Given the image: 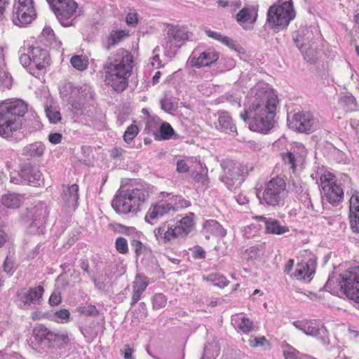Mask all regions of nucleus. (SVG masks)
<instances>
[{
	"instance_id": "f257e3e1",
	"label": "nucleus",
	"mask_w": 359,
	"mask_h": 359,
	"mask_svg": "<svg viewBox=\"0 0 359 359\" xmlns=\"http://www.w3.org/2000/svg\"><path fill=\"white\" fill-rule=\"evenodd\" d=\"M278 99L273 90L262 88L255 94L248 109L241 113L252 131L267 134L275 125Z\"/></svg>"
},
{
	"instance_id": "f03ea898",
	"label": "nucleus",
	"mask_w": 359,
	"mask_h": 359,
	"mask_svg": "<svg viewBox=\"0 0 359 359\" xmlns=\"http://www.w3.org/2000/svg\"><path fill=\"white\" fill-rule=\"evenodd\" d=\"M133 67L132 53L124 49L118 48L109 56L104 65V82L116 93H122L128 86V79Z\"/></svg>"
},
{
	"instance_id": "7ed1b4c3",
	"label": "nucleus",
	"mask_w": 359,
	"mask_h": 359,
	"mask_svg": "<svg viewBox=\"0 0 359 359\" xmlns=\"http://www.w3.org/2000/svg\"><path fill=\"white\" fill-rule=\"evenodd\" d=\"M27 111V104L22 100L12 98L0 101V137L11 140L20 131Z\"/></svg>"
},
{
	"instance_id": "20e7f679",
	"label": "nucleus",
	"mask_w": 359,
	"mask_h": 359,
	"mask_svg": "<svg viewBox=\"0 0 359 359\" xmlns=\"http://www.w3.org/2000/svg\"><path fill=\"white\" fill-rule=\"evenodd\" d=\"M149 197L145 187L134 188L121 192L112 201V206L116 212L121 214L137 212Z\"/></svg>"
},
{
	"instance_id": "39448f33",
	"label": "nucleus",
	"mask_w": 359,
	"mask_h": 359,
	"mask_svg": "<svg viewBox=\"0 0 359 359\" xmlns=\"http://www.w3.org/2000/svg\"><path fill=\"white\" fill-rule=\"evenodd\" d=\"M295 18L292 0H278L269 8L267 20L273 26L287 27Z\"/></svg>"
},
{
	"instance_id": "423d86ee",
	"label": "nucleus",
	"mask_w": 359,
	"mask_h": 359,
	"mask_svg": "<svg viewBox=\"0 0 359 359\" xmlns=\"http://www.w3.org/2000/svg\"><path fill=\"white\" fill-rule=\"evenodd\" d=\"M321 191L328 203L338 205L344 200V190L337 177L329 171H325L320 177Z\"/></svg>"
},
{
	"instance_id": "0eeeda50",
	"label": "nucleus",
	"mask_w": 359,
	"mask_h": 359,
	"mask_svg": "<svg viewBox=\"0 0 359 359\" xmlns=\"http://www.w3.org/2000/svg\"><path fill=\"white\" fill-rule=\"evenodd\" d=\"M285 180L276 176L269 180L263 192V200L269 205L276 206L283 201L287 196Z\"/></svg>"
},
{
	"instance_id": "6e6552de",
	"label": "nucleus",
	"mask_w": 359,
	"mask_h": 359,
	"mask_svg": "<svg viewBox=\"0 0 359 359\" xmlns=\"http://www.w3.org/2000/svg\"><path fill=\"white\" fill-rule=\"evenodd\" d=\"M50 4L57 19L64 27L74 25L73 17L78 8L74 0H47Z\"/></svg>"
},
{
	"instance_id": "1a4fd4ad",
	"label": "nucleus",
	"mask_w": 359,
	"mask_h": 359,
	"mask_svg": "<svg viewBox=\"0 0 359 359\" xmlns=\"http://www.w3.org/2000/svg\"><path fill=\"white\" fill-rule=\"evenodd\" d=\"M341 286L350 299L359 303V266L351 268L341 274Z\"/></svg>"
},
{
	"instance_id": "9d476101",
	"label": "nucleus",
	"mask_w": 359,
	"mask_h": 359,
	"mask_svg": "<svg viewBox=\"0 0 359 359\" xmlns=\"http://www.w3.org/2000/svg\"><path fill=\"white\" fill-rule=\"evenodd\" d=\"M44 287L41 285L29 288H22L16 293L15 302L21 309H28L32 304H39L43 294Z\"/></svg>"
},
{
	"instance_id": "9b49d317",
	"label": "nucleus",
	"mask_w": 359,
	"mask_h": 359,
	"mask_svg": "<svg viewBox=\"0 0 359 359\" xmlns=\"http://www.w3.org/2000/svg\"><path fill=\"white\" fill-rule=\"evenodd\" d=\"M14 7L13 22L15 25L21 27L32 22L36 15L33 0H18Z\"/></svg>"
},
{
	"instance_id": "f8f14e48",
	"label": "nucleus",
	"mask_w": 359,
	"mask_h": 359,
	"mask_svg": "<svg viewBox=\"0 0 359 359\" xmlns=\"http://www.w3.org/2000/svg\"><path fill=\"white\" fill-rule=\"evenodd\" d=\"M156 240L163 243H169L171 241L180 238L175 224L168 222L163 223L154 231Z\"/></svg>"
},
{
	"instance_id": "ddd939ff",
	"label": "nucleus",
	"mask_w": 359,
	"mask_h": 359,
	"mask_svg": "<svg viewBox=\"0 0 359 359\" xmlns=\"http://www.w3.org/2000/svg\"><path fill=\"white\" fill-rule=\"evenodd\" d=\"M314 123L313 116L309 111H300L293 116L292 128L300 133H311Z\"/></svg>"
},
{
	"instance_id": "4468645a",
	"label": "nucleus",
	"mask_w": 359,
	"mask_h": 359,
	"mask_svg": "<svg viewBox=\"0 0 359 359\" xmlns=\"http://www.w3.org/2000/svg\"><path fill=\"white\" fill-rule=\"evenodd\" d=\"M79 187L76 184L62 185V201L67 208H72L73 210H75L79 206Z\"/></svg>"
},
{
	"instance_id": "2eb2a0df",
	"label": "nucleus",
	"mask_w": 359,
	"mask_h": 359,
	"mask_svg": "<svg viewBox=\"0 0 359 359\" xmlns=\"http://www.w3.org/2000/svg\"><path fill=\"white\" fill-rule=\"evenodd\" d=\"M219 59V53L213 49H207L200 53L198 57H193L190 60L192 67H202L210 66Z\"/></svg>"
},
{
	"instance_id": "dca6fc26",
	"label": "nucleus",
	"mask_w": 359,
	"mask_h": 359,
	"mask_svg": "<svg viewBox=\"0 0 359 359\" xmlns=\"http://www.w3.org/2000/svg\"><path fill=\"white\" fill-rule=\"evenodd\" d=\"M170 208L171 206L169 205L167 201L153 204L146 214L145 220L151 223V221L169 213L171 211Z\"/></svg>"
},
{
	"instance_id": "f3484780",
	"label": "nucleus",
	"mask_w": 359,
	"mask_h": 359,
	"mask_svg": "<svg viewBox=\"0 0 359 359\" xmlns=\"http://www.w3.org/2000/svg\"><path fill=\"white\" fill-rule=\"evenodd\" d=\"M256 219L264 222L265 231L266 233L281 235L290 231L287 226L281 225L280 222L276 219L266 218L263 216L256 217Z\"/></svg>"
},
{
	"instance_id": "a211bd4d",
	"label": "nucleus",
	"mask_w": 359,
	"mask_h": 359,
	"mask_svg": "<svg viewBox=\"0 0 359 359\" xmlns=\"http://www.w3.org/2000/svg\"><path fill=\"white\" fill-rule=\"evenodd\" d=\"M30 55L32 57V64L39 70L46 68L48 65L49 55L46 49L41 47H34L32 48Z\"/></svg>"
},
{
	"instance_id": "6ab92c4d",
	"label": "nucleus",
	"mask_w": 359,
	"mask_h": 359,
	"mask_svg": "<svg viewBox=\"0 0 359 359\" xmlns=\"http://www.w3.org/2000/svg\"><path fill=\"white\" fill-rule=\"evenodd\" d=\"M187 39V31L183 27L172 26L168 30L167 39L170 46L180 47V43L184 42Z\"/></svg>"
},
{
	"instance_id": "aec40b11",
	"label": "nucleus",
	"mask_w": 359,
	"mask_h": 359,
	"mask_svg": "<svg viewBox=\"0 0 359 359\" xmlns=\"http://www.w3.org/2000/svg\"><path fill=\"white\" fill-rule=\"evenodd\" d=\"M149 280L147 277L142 274H137L133 283V295L131 298V305H135L142 297V294L145 291L149 285Z\"/></svg>"
},
{
	"instance_id": "412c9836",
	"label": "nucleus",
	"mask_w": 359,
	"mask_h": 359,
	"mask_svg": "<svg viewBox=\"0 0 359 359\" xmlns=\"http://www.w3.org/2000/svg\"><path fill=\"white\" fill-rule=\"evenodd\" d=\"M20 175L22 179L32 186L40 185L43 182L42 173L29 165L23 166L20 170Z\"/></svg>"
},
{
	"instance_id": "4be33fe9",
	"label": "nucleus",
	"mask_w": 359,
	"mask_h": 359,
	"mask_svg": "<svg viewBox=\"0 0 359 359\" xmlns=\"http://www.w3.org/2000/svg\"><path fill=\"white\" fill-rule=\"evenodd\" d=\"M315 273V266L311 260L308 262H300L296 265L293 276L297 280L309 281Z\"/></svg>"
},
{
	"instance_id": "5701e85b",
	"label": "nucleus",
	"mask_w": 359,
	"mask_h": 359,
	"mask_svg": "<svg viewBox=\"0 0 359 359\" xmlns=\"http://www.w3.org/2000/svg\"><path fill=\"white\" fill-rule=\"evenodd\" d=\"M194 214L189 212L181 219L175 222L177 232L180 233V238L188 236L195 226Z\"/></svg>"
},
{
	"instance_id": "b1692460",
	"label": "nucleus",
	"mask_w": 359,
	"mask_h": 359,
	"mask_svg": "<svg viewBox=\"0 0 359 359\" xmlns=\"http://www.w3.org/2000/svg\"><path fill=\"white\" fill-rule=\"evenodd\" d=\"M23 202V196L14 192H8L3 194L1 198V205L9 209L19 208L22 205Z\"/></svg>"
},
{
	"instance_id": "393cba45",
	"label": "nucleus",
	"mask_w": 359,
	"mask_h": 359,
	"mask_svg": "<svg viewBox=\"0 0 359 359\" xmlns=\"http://www.w3.org/2000/svg\"><path fill=\"white\" fill-rule=\"evenodd\" d=\"M257 14L252 8H243L236 15L237 22L245 29L252 25L257 20Z\"/></svg>"
},
{
	"instance_id": "a878e982",
	"label": "nucleus",
	"mask_w": 359,
	"mask_h": 359,
	"mask_svg": "<svg viewBox=\"0 0 359 359\" xmlns=\"http://www.w3.org/2000/svg\"><path fill=\"white\" fill-rule=\"evenodd\" d=\"M33 336L39 343L52 344L53 332L48 330L44 325H36L33 329Z\"/></svg>"
},
{
	"instance_id": "bb28decb",
	"label": "nucleus",
	"mask_w": 359,
	"mask_h": 359,
	"mask_svg": "<svg viewBox=\"0 0 359 359\" xmlns=\"http://www.w3.org/2000/svg\"><path fill=\"white\" fill-rule=\"evenodd\" d=\"M219 130L222 133L237 134L236 127L233 124L231 116L227 112H222L218 118Z\"/></svg>"
},
{
	"instance_id": "cd10ccee",
	"label": "nucleus",
	"mask_w": 359,
	"mask_h": 359,
	"mask_svg": "<svg viewBox=\"0 0 359 359\" xmlns=\"http://www.w3.org/2000/svg\"><path fill=\"white\" fill-rule=\"evenodd\" d=\"M293 325L307 335L317 336L319 334L318 325L312 320L294 321Z\"/></svg>"
},
{
	"instance_id": "c85d7f7f",
	"label": "nucleus",
	"mask_w": 359,
	"mask_h": 359,
	"mask_svg": "<svg viewBox=\"0 0 359 359\" xmlns=\"http://www.w3.org/2000/svg\"><path fill=\"white\" fill-rule=\"evenodd\" d=\"M285 359H314L312 356L302 353L289 344L282 346Z\"/></svg>"
},
{
	"instance_id": "c756f323",
	"label": "nucleus",
	"mask_w": 359,
	"mask_h": 359,
	"mask_svg": "<svg viewBox=\"0 0 359 359\" xmlns=\"http://www.w3.org/2000/svg\"><path fill=\"white\" fill-rule=\"evenodd\" d=\"M168 199L167 202L169 205L171 206V211L175 212L191 205L190 201L186 200L182 196H171L170 194H168Z\"/></svg>"
},
{
	"instance_id": "7c9ffc66",
	"label": "nucleus",
	"mask_w": 359,
	"mask_h": 359,
	"mask_svg": "<svg viewBox=\"0 0 359 359\" xmlns=\"http://www.w3.org/2000/svg\"><path fill=\"white\" fill-rule=\"evenodd\" d=\"M203 280L212 283L215 286L219 288H224L229 283V280H228L224 276L219 273H210L206 277H203Z\"/></svg>"
},
{
	"instance_id": "2f4dec72",
	"label": "nucleus",
	"mask_w": 359,
	"mask_h": 359,
	"mask_svg": "<svg viewBox=\"0 0 359 359\" xmlns=\"http://www.w3.org/2000/svg\"><path fill=\"white\" fill-rule=\"evenodd\" d=\"M159 140H167L170 139L177 140L179 138V135L175 133L174 129L168 122L161 123L159 128Z\"/></svg>"
},
{
	"instance_id": "473e14b6",
	"label": "nucleus",
	"mask_w": 359,
	"mask_h": 359,
	"mask_svg": "<svg viewBox=\"0 0 359 359\" xmlns=\"http://www.w3.org/2000/svg\"><path fill=\"white\" fill-rule=\"evenodd\" d=\"M44 151L45 146L41 142H35L25 148V154L34 157L41 156L43 154Z\"/></svg>"
},
{
	"instance_id": "72a5a7b5",
	"label": "nucleus",
	"mask_w": 359,
	"mask_h": 359,
	"mask_svg": "<svg viewBox=\"0 0 359 359\" xmlns=\"http://www.w3.org/2000/svg\"><path fill=\"white\" fill-rule=\"evenodd\" d=\"M70 63L74 69L80 72L86 69L89 65L86 57L78 55L72 57Z\"/></svg>"
},
{
	"instance_id": "f704fd0d",
	"label": "nucleus",
	"mask_w": 359,
	"mask_h": 359,
	"mask_svg": "<svg viewBox=\"0 0 359 359\" xmlns=\"http://www.w3.org/2000/svg\"><path fill=\"white\" fill-rule=\"evenodd\" d=\"M198 166L200 171L196 172H193L192 177L196 182L201 184L203 186H206L209 182L208 170L205 167H203L201 163H198Z\"/></svg>"
},
{
	"instance_id": "c9c22d12",
	"label": "nucleus",
	"mask_w": 359,
	"mask_h": 359,
	"mask_svg": "<svg viewBox=\"0 0 359 359\" xmlns=\"http://www.w3.org/2000/svg\"><path fill=\"white\" fill-rule=\"evenodd\" d=\"M140 130L136 124L132 123L127 127L124 132L123 138L126 143L130 144L137 137Z\"/></svg>"
},
{
	"instance_id": "e433bc0d",
	"label": "nucleus",
	"mask_w": 359,
	"mask_h": 359,
	"mask_svg": "<svg viewBox=\"0 0 359 359\" xmlns=\"http://www.w3.org/2000/svg\"><path fill=\"white\" fill-rule=\"evenodd\" d=\"M70 313L69 310L63 309L55 312L54 316L50 320L57 323H65L69 321Z\"/></svg>"
},
{
	"instance_id": "4c0bfd02",
	"label": "nucleus",
	"mask_w": 359,
	"mask_h": 359,
	"mask_svg": "<svg viewBox=\"0 0 359 359\" xmlns=\"http://www.w3.org/2000/svg\"><path fill=\"white\" fill-rule=\"evenodd\" d=\"M237 326L244 333H249L254 330V324L248 318L241 317L237 321Z\"/></svg>"
},
{
	"instance_id": "58836bf2",
	"label": "nucleus",
	"mask_w": 359,
	"mask_h": 359,
	"mask_svg": "<svg viewBox=\"0 0 359 359\" xmlns=\"http://www.w3.org/2000/svg\"><path fill=\"white\" fill-rule=\"evenodd\" d=\"M76 310L79 314L85 316H97L100 313L95 306L93 304L80 306Z\"/></svg>"
},
{
	"instance_id": "ea45409f",
	"label": "nucleus",
	"mask_w": 359,
	"mask_h": 359,
	"mask_svg": "<svg viewBox=\"0 0 359 359\" xmlns=\"http://www.w3.org/2000/svg\"><path fill=\"white\" fill-rule=\"evenodd\" d=\"M224 171L226 175L231 180L238 178L243 173L241 165L237 163L232 164L231 168H225Z\"/></svg>"
},
{
	"instance_id": "a19ab883",
	"label": "nucleus",
	"mask_w": 359,
	"mask_h": 359,
	"mask_svg": "<svg viewBox=\"0 0 359 359\" xmlns=\"http://www.w3.org/2000/svg\"><path fill=\"white\" fill-rule=\"evenodd\" d=\"M128 36L124 30H117L111 32L109 37V45L114 46L116 43L122 41L126 36Z\"/></svg>"
},
{
	"instance_id": "79ce46f5",
	"label": "nucleus",
	"mask_w": 359,
	"mask_h": 359,
	"mask_svg": "<svg viewBox=\"0 0 359 359\" xmlns=\"http://www.w3.org/2000/svg\"><path fill=\"white\" fill-rule=\"evenodd\" d=\"M249 345L250 347L256 348L258 346H270V341L264 337H254L252 336L249 339Z\"/></svg>"
},
{
	"instance_id": "37998d69",
	"label": "nucleus",
	"mask_w": 359,
	"mask_h": 359,
	"mask_svg": "<svg viewBox=\"0 0 359 359\" xmlns=\"http://www.w3.org/2000/svg\"><path fill=\"white\" fill-rule=\"evenodd\" d=\"M46 116L52 123H57L61 121L60 113L52 107H47L46 109Z\"/></svg>"
},
{
	"instance_id": "c03bdc74",
	"label": "nucleus",
	"mask_w": 359,
	"mask_h": 359,
	"mask_svg": "<svg viewBox=\"0 0 359 359\" xmlns=\"http://www.w3.org/2000/svg\"><path fill=\"white\" fill-rule=\"evenodd\" d=\"M167 304V298L166 297L161 294L158 293L156 294L152 299V305L153 308L155 309H160L166 306Z\"/></svg>"
},
{
	"instance_id": "a18cd8bd",
	"label": "nucleus",
	"mask_w": 359,
	"mask_h": 359,
	"mask_svg": "<svg viewBox=\"0 0 359 359\" xmlns=\"http://www.w3.org/2000/svg\"><path fill=\"white\" fill-rule=\"evenodd\" d=\"M115 248L120 254H127L128 252V245L127 240L123 237H118L115 241Z\"/></svg>"
},
{
	"instance_id": "49530a36",
	"label": "nucleus",
	"mask_w": 359,
	"mask_h": 359,
	"mask_svg": "<svg viewBox=\"0 0 359 359\" xmlns=\"http://www.w3.org/2000/svg\"><path fill=\"white\" fill-rule=\"evenodd\" d=\"M220 43L236 52H241L242 47L235 40L227 36H223Z\"/></svg>"
},
{
	"instance_id": "de8ad7c7",
	"label": "nucleus",
	"mask_w": 359,
	"mask_h": 359,
	"mask_svg": "<svg viewBox=\"0 0 359 359\" xmlns=\"http://www.w3.org/2000/svg\"><path fill=\"white\" fill-rule=\"evenodd\" d=\"M349 211L359 212V191H353L349 199Z\"/></svg>"
},
{
	"instance_id": "09e8293b",
	"label": "nucleus",
	"mask_w": 359,
	"mask_h": 359,
	"mask_svg": "<svg viewBox=\"0 0 359 359\" xmlns=\"http://www.w3.org/2000/svg\"><path fill=\"white\" fill-rule=\"evenodd\" d=\"M11 85V76L6 71L0 69V88H10Z\"/></svg>"
},
{
	"instance_id": "8fccbe9b",
	"label": "nucleus",
	"mask_w": 359,
	"mask_h": 359,
	"mask_svg": "<svg viewBox=\"0 0 359 359\" xmlns=\"http://www.w3.org/2000/svg\"><path fill=\"white\" fill-rule=\"evenodd\" d=\"M349 218L352 230L359 233V212H350Z\"/></svg>"
},
{
	"instance_id": "3c124183",
	"label": "nucleus",
	"mask_w": 359,
	"mask_h": 359,
	"mask_svg": "<svg viewBox=\"0 0 359 359\" xmlns=\"http://www.w3.org/2000/svg\"><path fill=\"white\" fill-rule=\"evenodd\" d=\"M282 156L285 163L290 165V168L292 169L293 172H295L297 166L295 163V157L293 153L287 152L283 154Z\"/></svg>"
},
{
	"instance_id": "603ef678",
	"label": "nucleus",
	"mask_w": 359,
	"mask_h": 359,
	"mask_svg": "<svg viewBox=\"0 0 359 359\" xmlns=\"http://www.w3.org/2000/svg\"><path fill=\"white\" fill-rule=\"evenodd\" d=\"M61 302L62 297L60 295V292L58 291H55L52 292L48 299V304H50V306H58Z\"/></svg>"
},
{
	"instance_id": "864d4df0",
	"label": "nucleus",
	"mask_w": 359,
	"mask_h": 359,
	"mask_svg": "<svg viewBox=\"0 0 359 359\" xmlns=\"http://www.w3.org/2000/svg\"><path fill=\"white\" fill-rule=\"evenodd\" d=\"M53 336V341L52 343H55L56 341H62L65 344H67L69 342V337L66 333H60V332H54Z\"/></svg>"
},
{
	"instance_id": "5fc2aeb1",
	"label": "nucleus",
	"mask_w": 359,
	"mask_h": 359,
	"mask_svg": "<svg viewBox=\"0 0 359 359\" xmlns=\"http://www.w3.org/2000/svg\"><path fill=\"white\" fill-rule=\"evenodd\" d=\"M131 246L133 248L136 256L139 257L142 253L144 245L141 241L133 240L131 241Z\"/></svg>"
},
{
	"instance_id": "6e6d98bb",
	"label": "nucleus",
	"mask_w": 359,
	"mask_h": 359,
	"mask_svg": "<svg viewBox=\"0 0 359 359\" xmlns=\"http://www.w3.org/2000/svg\"><path fill=\"white\" fill-rule=\"evenodd\" d=\"M48 141L53 144H57L61 142L62 140V135L60 133H50L48 135Z\"/></svg>"
},
{
	"instance_id": "4d7b16f0",
	"label": "nucleus",
	"mask_w": 359,
	"mask_h": 359,
	"mask_svg": "<svg viewBox=\"0 0 359 359\" xmlns=\"http://www.w3.org/2000/svg\"><path fill=\"white\" fill-rule=\"evenodd\" d=\"M189 167L184 160H180L177 163V171L180 173L187 172Z\"/></svg>"
},
{
	"instance_id": "13d9d810",
	"label": "nucleus",
	"mask_w": 359,
	"mask_h": 359,
	"mask_svg": "<svg viewBox=\"0 0 359 359\" xmlns=\"http://www.w3.org/2000/svg\"><path fill=\"white\" fill-rule=\"evenodd\" d=\"M126 23L128 25H136L137 23V15L135 11H130L126 16Z\"/></svg>"
},
{
	"instance_id": "bf43d9fd",
	"label": "nucleus",
	"mask_w": 359,
	"mask_h": 359,
	"mask_svg": "<svg viewBox=\"0 0 359 359\" xmlns=\"http://www.w3.org/2000/svg\"><path fill=\"white\" fill-rule=\"evenodd\" d=\"M31 317L34 320H39L42 319L48 318V314L41 311H35L31 313Z\"/></svg>"
},
{
	"instance_id": "052dcab7",
	"label": "nucleus",
	"mask_w": 359,
	"mask_h": 359,
	"mask_svg": "<svg viewBox=\"0 0 359 359\" xmlns=\"http://www.w3.org/2000/svg\"><path fill=\"white\" fill-rule=\"evenodd\" d=\"M205 34L208 37L212 38L219 42L221 41L223 36L221 33L210 29L205 30Z\"/></svg>"
},
{
	"instance_id": "680f3d73",
	"label": "nucleus",
	"mask_w": 359,
	"mask_h": 359,
	"mask_svg": "<svg viewBox=\"0 0 359 359\" xmlns=\"http://www.w3.org/2000/svg\"><path fill=\"white\" fill-rule=\"evenodd\" d=\"M20 60L21 63L25 66H27V64H32L31 55H28L26 54H23L20 56Z\"/></svg>"
},
{
	"instance_id": "e2e57ef3",
	"label": "nucleus",
	"mask_w": 359,
	"mask_h": 359,
	"mask_svg": "<svg viewBox=\"0 0 359 359\" xmlns=\"http://www.w3.org/2000/svg\"><path fill=\"white\" fill-rule=\"evenodd\" d=\"M8 241V236L4 231L0 230V248L4 246Z\"/></svg>"
},
{
	"instance_id": "0e129e2a",
	"label": "nucleus",
	"mask_w": 359,
	"mask_h": 359,
	"mask_svg": "<svg viewBox=\"0 0 359 359\" xmlns=\"http://www.w3.org/2000/svg\"><path fill=\"white\" fill-rule=\"evenodd\" d=\"M133 354V349L128 346H126L125 352H124V358L125 359H131Z\"/></svg>"
},
{
	"instance_id": "69168bd1",
	"label": "nucleus",
	"mask_w": 359,
	"mask_h": 359,
	"mask_svg": "<svg viewBox=\"0 0 359 359\" xmlns=\"http://www.w3.org/2000/svg\"><path fill=\"white\" fill-rule=\"evenodd\" d=\"M123 150L120 147H115L111 151V156L114 158L121 156L123 154Z\"/></svg>"
},
{
	"instance_id": "338daca9",
	"label": "nucleus",
	"mask_w": 359,
	"mask_h": 359,
	"mask_svg": "<svg viewBox=\"0 0 359 359\" xmlns=\"http://www.w3.org/2000/svg\"><path fill=\"white\" fill-rule=\"evenodd\" d=\"M42 35L47 36L48 37H49L50 39L51 37L54 36V32L52 29H50L49 27H46L42 31Z\"/></svg>"
},
{
	"instance_id": "774afa93",
	"label": "nucleus",
	"mask_w": 359,
	"mask_h": 359,
	"mask_svg": "<svg viewBox=\"0 0 359 359\" xmlns=\"http://www.w3.org/2000/svg\"><path fill=\"white\" fill-rule=\"evenodd\" d=\"M294 259H290L287 261V264H285V271H286L287 273H289L292 269V267L294 266Z\"/></svg>"
}]
</instances>
